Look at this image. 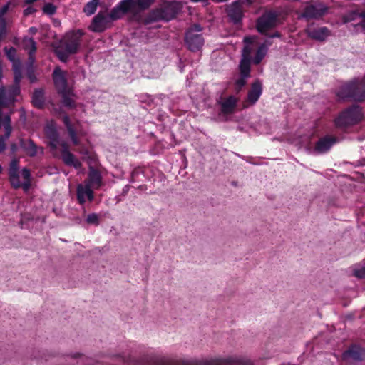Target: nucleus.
<instances>
[{
    "instance_id": "393cba45",
    "label": "nucleus",
    "mask_w": 365,
    "mask_h": 365,
    "mask_svg": "<svg viewBox=\"0 0 365 365\" xmlns=\"http://www.w3.org/2000/svg\"><path fill=\"white\" fill-rule=\"evenodd\" d=\"M63 122L67 129V131H68V135L71 139L72 143L76 145H78L79 140L77 138L76 130L73 128V127L71 123L69 116L68 115H65L63 117Z\"/></svg>"
},
{
    "instance_id": "7c9ffc66",
    "label": "nucleus",
    "mask_w": 365,
    "mask_h": 365,
    "mask_svg": "<svg viewBox=\"0 0 365 365\" xmlns=\"http://www.w3.org/2000/svg\"><path fill=\"white\" fill-rule=\"evenodd\" d=\"M252 59H250L247 57L242 58L240 64H239V70L240 74H242L244 76H250V64Z\"/></svg>"
},
{
    "instance_id": "13d9d810",
    "label": "nucleus",
    "mask_w": 365,
    "mask_h": 365,
    "mask_svg": "<svg viewBox=\"0 0 365 365\" xmlns=\"http://www.w3.org/2000/svg\"><path fill=\"white\" fill-rule=\"evenodd\" d=\"M178 68H179L180 72H183V71H184V65L182 63L181 58H179V62H178Z\"/></svg>"
},
{
    "instance_id": "5701e85b",
    "label": "nucleus",
    "mask_w": 365,
    "mask_h": 365,
    "mask_svg": "<svg viewBox=\"0 0 365 365\" xmlns=\"http://www.w3.org/2000/svg\"><path fill=\"white\" fill-rule=\"evenodd\" d=\"M221 106V113L223 114L232 113L237 106V98L234 96H230L224 101H219Z\"/></svg>"
},
{
    "instance_id": "774afa93",
    "label": "nucleus",
    "mask_w": 365,
    "mask_h": 365,
    "mask_svg": "<svg viewBox=\"0 0 365 365\" xmlns=\"http://www.w3.org/2000/svg\"><path fill=\"white\" fill-rule=\"evenodd\" d=\"M238 155V157H240V158H242V159H245V158H244L243 156H241L240 155Z\"/></svg>"
},
{
    "instance_id": "f03ea898",
    "label": "nucleus",
    "mask_w": 365,
    "mask_h": 365,
    "mask_svg": "<svg viewBox=\"0 0 365 365\" xmlns=\"http://www.w3.org/2000/svg\"><path fill=\"white\" fill-rule=\"evenodd\" d=\"M362 118L361 107L357 104H353L339 113L334 119V124L338 128L345 129L358 124Z\"/></svg>"
},
{
    "instance_id": "a211bd4d",
    "label": "nucleus",
    "mask_w": 365,
    "mask_h": 365,
    "mask_svg": "<svg viewBox=\"0 0 365 365\" xmlns=\"http://www.w3.org/2000/svg\"><path fill=\"white\" fill-rule=\"evenodd\" d=\"M77 200L81 205H83L86 202L85 197H87L89 201H93L94 198L93 192L89 184L83 185L78 184L76 187Z\"/></svg>"
},
{
    "instance_id": "bb28decb",
    "label": "nucleus",
    "mask_w": 365,
    "mask_h": 365,
    "mask_svg": "<svg viewBox=\"0 0 365 365\" xmlns=\"http://www.w3.org/2000/svg\"><path fill=\"white\" fill-rule=\"evenodd\" d=\"M6 58L12 63V67L21 65V61L16 57V49L14 47L4 48Z\"/></svg>"
},
{
    "instance_id": "bf43d9fd",
    "label": "nucleus",
    "mask_w": 365,
    "mask_h": 365,
    "mask_svg": "<svg viewBox=\"0 0 365 365\" xmlns=\"http://www.w3.org/2000/svg\"><path fill=\"white\" fill-rule=\"evenodd\" d=\"M129 190L130 185H126L123 189L122 195H125L128 192Z\"/></svg>"
},
{
    "instance_id": "ddd939ff",
    "label": "nucleus",
    "mask_w": 365,
    "mask_h": 365,
    "mask_svg": "<svg viewBox=\"0 0 365 365\" xmlns=\"http://www.w3.org/2000/svg\"><path fill=\"white\" fill-rule=\"evenodd\" d=\"M227 15L229 21L233 24H241L244 15L240 4L238 1L231 4L227 9Z\"/></svg>"
},
{
    "instance_id": "c756f323",
    "label": "nucleus",
    "mask_w": 365,
    "mask_h": 365,
    "mask_svg": "<svg viewBox=\"0 0 365 365\" xmlns=\"http://www.w3.org/2000/svg\"><path fill=\"white\" fill-rule=\"evenodd\" d=\"M23 46L28 54L35 53L36 51V43L31 37H24L23 39Z\"/></svg>"
},
{
    "instance_id": "1a4fd4ad",
    "label": "nucleus",
    "mask_w": 365,
    "mask_h": 365,
    "mask_svg": "<svg viewBox=\"0 0 365 365\" xmlns=\"http://www.w3.org/2000/svg\"><path fill=\"white\" fill-rule=\"evenodd\" d=\"M21 93L20 85L12 84L6 92L4 86L0 87V107H6L15 101Z\"/></svg>"
},
{
    "instance_id": "4468645a",
    "label": "nucleus",
    "mask_w": 365,
    "mask_h": 365,
    "mask_svg": "<svg viewBox=\"0 0 365 365\" xmlns=\"http://www.w3.org/2000/svg\"><path fill=\"white\" fill-rule=\"evenodd\" d=\"M19 163V160L17 158L12 159L9 163L8 169L9 180L14 189H19L21 187Z\"/></svg>"
},
{
    "instance_id": "e2e57ef3",
    "label": "nucleus",
    "mask_w": 365,
    "mask_h": 365,
    "mask_svg": "<svg viewBox=\"0 0 365 365\" xmlns=\"http://www.w3.org/2000/svg\"><path fill=\"white\" fill-rule=\"evenodd\" d=\"M29 31L31 34H35L37 32V29L36 27H31L29 28Z\"/></svg>"
},
{
    "instance_id": "a19ab883",
    "label": "nucleus",
    "mask_w": 365,
    "mask_h": 365,
    "mask_svg": "<svg viewBox=\"0 0 365 365\" xmlns=\"http://www.w3.org/2000/svg\"><path fill=\"white\" fill-rule=\"evenodd\" d=\"M86 222L89 225H99V217L96 213L89 214L86 219Z\"/></svg>"
},
{
    "instance_id": "4be33fe9",
    "label": "nucleus",
    "mask_w": 365,
    "mask_h": 365,
    "mask_svg": "<svg viewBox=\"0 0 365 365\" xmlns=\"http://www.w3.org/2000/svg\"><path fill=\"white\" fill-rule=\"evenodd\" d=\"M4 134L0 135V153H2L6 148V141L10 138L12 133L11 116L6 115L5 118Z\"/></svg>"
},
{
    "instance_id": "412c9836",
    "label": "nucleus",
    "mask_w": 365,
    "mask_h": 365,
    "mask_svg": "<svg viewBox=\"0 0 365 365\" xmlns=\"http://www.w3.org/2000/svg\"><path fill=\"white\" fill-rule=\"evenodd\" d=\"M31 103L38 108L43 109L46 103L45 90L42 88H35L31 95Z\"/></svg>"
},
{
    "instance_id": "6e6d98bb",
    "label": "nucleus",
    "mask_w": 365,
    "mask_h": 365,
    "mask_svg": "<svg viewBox=\"0 0 365 365\" xmlns=\"http://www.w3.org/2000/svg\"><path fill=\"white\" fill-rule=\"evenodd\" d=\"M58 143H59V140H56V141L50 140L49 146H50L52 149H56V148H57V145H58Z\"/></svg>"
},
{
    "instance_id": "8fccbe9b",
    "label": "nucleus",
    "mask_w": 365,
    "mask_h": 365,
    "mask_svg": "<svg viewBox=\"0 0 365 365\" xmlns=\"http://www.w3.org/2000/svg\"><path fill=\"white\" fill-rule=\"evenodd\" d=\"M6 34V21L4 19L0 20V35L5 36Z\"/></svg>"
},
{
    "instance_id": "e433bc0d",
    "label": "nucleus",
    "mask_w": 365,
    "mask_h": 365,
    "mask_svg": "<svg viewBox=\"0 0 365 365\" xmlns=\"http://www.w3.org/2000/svg\"><path fill=\"white\" fill-rule=\"evenodd\" d=\"M26 75L29 80L30 83H35L38 81L35 74L34 68H31V66L29 68H26Z\"/></svg>"
},
{
    "instance_id": "ea45409f",
    "label": "nucleus",
    "mask_w": 365,
    "mask_h": 365,
    "mask_svg": "<svg viewBox=\"0 0 365 365\" xmlns=\"http://www.w3.org/2000/svg\"><path fill=\"white\" fill-rule=\"evenodd\" d=\"M42 10L44 14L51 16L56 12V7L51 3H46Z\"/></svg>"
},
{
    "instance_id": "b1692460",
    "label": "nucleus",
    "mask_w": 365,
    "mask_h": 365,
    "mask_svg": "<svg viewBox=\"0 0 365 365\" xmlns=\"http://www.w3.org/2000/svg\"><path fill=\"white\" fill-rule=\"evenodd\" d=\"M61 96V103L63 106L68 108H75L76 103L72 97L74 96L71 89L58 93Z\"/></svg>"
},
{
    "instance_id": "f8f14e48",
    "label": "nucleus",
    "mask_w": 365,
    "mask_h": 365,
    "mask_svg": "<svg viewBox=\"0 0 365 365\" xmlns=\"http://www.w3.org/2000/svg\"><path fill=\"white\" fill-rule=\"evenodd\" d=\"M109 23L107 14L103 11H99L93 18L88 29L93 32L101 33L106 29L107 24Z\"/></svg>"
},
{
    "instance_id": "6e6552de",
    "label": "nucleus",
    "mask_w": 365,
    "mask_h": 365,
    "mask_svg": "<svg viewBox=\"0 0 365 365\" xmlns=\"http://www.w3.org/2000/svg\"><path fill=\"white\" fill-rule=\"evenodd\" d=\"M277 14L275 12L264 13L257 19L256 29L261 34L268 36L267 31L275 26Z\"/></svg>"
},
{
    "instance_id": "2eb2a0df",
    "label": "nucleus",
    "mask_w": 365,
    "mask_h": 365,
    "mask_svg": "<svg viewBox=\"0 0 365 365\" xmlns=\"http://www.w3.org/2000/svg\"><path fill=\"white\" fill-rule=\"evenodd\" d=\"M19 147L24 150V152L29 157H35L37 155L38 150H40L41 153H43V149L42 147H38L34 141L31 139L19 138Z\"/></svg>"
},
{
    "instance_id": "09e8293b",
    "label": "nucleus",
    "mask_w": 365,
    "mask_h": 365,
    "mask_svg": "<svg viewBox=\"0 0 365 365\" xmlns=\"http://www.w3.org/2000/svg\"><path fill=\"white\" fill-rule=\"evenodd\" d=\"M361 21L359 22L355 26H360L365 31V10L361 12Z\"/></svg>"
},
{
    "instance_id": "0eeeda50",
    "label": "nucleus",
    "mask_w": 365,
    "mask_h": 365,
    "mask_svg": "<svg viewBox=\"0 0 365 365\" xmlns=\"http://www.w3.org/2000/svg\"><path fill=\"white\" fill-rule=\"evenodd\" d=\"M327 8L322 3L314 2L306 5L299 18L307 20L319 19L324 15Z\"/></svg>"
},
{
    "instance_id": "423d86ee",
    "label": "nucleus",
    "mask_w": 365,
    "mask_h": 365,
    "mask_svg": "<svg viewBox=\"0 0 365 365\" xmlns=\"http://www.w3.org/2000/svg\"><path fill=\"white\" fill-rule=\"evenodd\" d=\"M337 96L343 99H349L355 102H362L365 99V90L359 85L358 81L354 80L343 85L337 93Z\"/></svg>"
},
{
    "instance_id": "5fc2aeb1",
    "label": "nucleus",
    "mask_w": 365,
    "mask_h": 365,
    "mask_svg": "<svg viewBox=\"0 0 365 365\" xmlns=\"http://www.w3.org/2000/svg\"><path fill=\"white\" fill-rule=\"evenodd\" d=\"M31 186V180H25L21 182V187H22L24 191H27Z\"/></svg>"
},
{
    "instance_id": "69168bd1",
    "label": "nucleus",
    "mask_w": 365,
    "mask_h": 365,
    "mask_svg": "<svg viewBox=\"0 0 365 365\" xmlns=\"http://www.w3.org/2000/svg\"><path fill=\"white\" fill-rule=\"evenodd\" d=\"M361 165H365V158H363V159L361 160Z\"/></svg>"
},
{
    "instance_id": "72a5a7b5",
    "label": "nucleus",
    "mask_w": 365,
    "mask_h": 365,
    "mask_svg": "<svg viewBox=\"0 0 365 365\" xmlns=\"http://www.w3.org/2000/svg\"><path fill=\"white\" fill-rule=\"evenodd\" d=\"M118 7L123 12H128L135 8L134 0H122L118 4Z\"/></svg>"
},
{
    "instance_id": "473e14b6",
    "label": "nucleus",
    "mask_w": 365,
    "mask_h": 365,
    "mask_svg": "<svg viewBox=\"0 0 365 365\" xmlns=\"http://www.w3.org/2000/svg\"><path fill=\"white\" fill-rule=\"evenodd\" d=\"M358 18H361V12L356 10L349 11L343 16V21L344 23H349L356 20Z\"/></svg>"
},
{
    "instance_id": "680f3d73",
    "label": "nucleus",
    "mask_w": 365,
    "mask_h": 365,
    "mask_svg": "<svg viewBox=\"0 0 365 365\" xmlns=\"http://www.w3.org/2000/svg\"><path fill=\"white\" fill-rule=\"evenodd\" d=\"M21 116L20 118L25 120H26V113L24 108L21 109Z\"/></svg>"
},
{
    "instance_id": "2f4dec72",
    "label": "nucleus",
    "mask_w": 365,
    "mask_h": 365,
    "mask_svg": "<svg viewBox=\"0 0 365 365\" xmlns=\"http://www.w3.org/2000/svg\"><path fill=\"white\" fill-rule=\"evenodd\" d=\"M100 0H91L83 7V12L87 16H91L96 11Z\"/></svg>"
},
{
    "instance_id": "c85d7f7f",
    "label": "nucleus",
    "mask_w": 365,
    "mask_h": 365,
    "mask_svg": "<svg viewBox=\"0 0 365 365\" xmlns=\"http://www.w3.org/2000/svg\"><path fill=\"white\" fill-rule=\"evenodd\" d=\"M267 46L266 45L265 43H263L258 47L256 51L255 56L252 60L253 63L255 65H258L261 63V61L267 54Z\"/></svg>"
},
{
    "instance_id": "aec40b11",
    "label": "nucleus",
    "mask_w": 365,
    "mask_h": 365,
    "mask_svg": "<svg viewBox=\"0 0 365 365\" xmlns=\"http://www.w3.org/2000/svg\"><path fill=\"white\" fill-rule=\"evenodd\" d=\"M329 30L327 27L309 28L307 30V36L312 39L323 41L329 36Z\"/></svg>"
},
{
    "instance_id": "39448f33",
    "label": "nucleus",
    "mask_w": 365,
    "mask_h": 365,
    "mask_svg": "<svg viewBox=\"0 0 365 365\" xmlns=\"http://www.w3.org/2000/svg\"><path fill=\"white\" fill-rule=\"evenodd\" d=\"M202 30L203 27L199 24H194L186 30L184 41L187 50L197 52L202 48L205 43Z\"/></svg>"
},
{
    "instance_id": "4c0bfd02",
    "label": "nucleus",
    "mask_w": 365,
    "mask_h": 365,
    "mask_svg": "<svg viewBox=\"0 0 365 365\" xmlns=\"http://www.w3.org/2000/svg\"><path fill=\"white\" fill-rule=\"evenodd\" d=\"M46 135L50 140H59V134L55 128H48L46 131Z\"/></svg>"
},
{
    "instance_id": "58836bf2",
    "label": "nucleus",
    "mask_w": 365,
    "mask_h": 365,
    "mask_svg": "<svg viewBox=\"0 0 365 365\" xmlns=\"http://www.w3.org/2000/svg\"><path fill=\"white\" fill-rule=\"evenodd\" d=\"M66 35H68V37H71V38L78 40V42L81 43L82 37L84 35V32L81 29H78L76 31L68 32Z\"/></svg>"
},
{
    "instance_id": "37998d69",
    "label": "nucleus",
    "mask_w": 365,
    "mask_h": 365,
    "mask_svg": "<svg viewBox=\"0 0 365 365\" xmlns=\"http://www.w3.org/2000/svg\"><path fill=\"white\" fill-rule=\"evenodd\" d=\"M119 10L120 9H119L118 6L115 7L110 11V12L108 14H107V17L108 18L110 23L112 21L117 20L120 18Z\"/></svg>"
},
{
    "instance_id": "de8ad7c7",
    "label": "nucleus",
    "mask_w": 365,
    "mask_h": 365,
    "mask_svg": "<svg viewBox=\"0 0 365 365\" xmlns=\"http://www.w3.org/2000/svg\"><path fill=\"white\" fill-rule=\"evenodd\" d=\"M35 53H31V54H28V60H27V62H26V68H29L30 66L31 68H34V63H35V56H34Z\"/></svg>"
},
{
    "instance_id": "4d7b16f0",
    "label": "nucleus",
    "mask_w": 365,
    "mask_h": 365,
    "mask_svg": "<svg viewBox=\"0 0 365 365\" xmlns=\"http://www.w3.org/2000/svg\"><path fill=\"white\" fill-rule=\"evenodd\" d=\"M10 150L12 154H14L18 150V145L16 143H12L10 145Z\"/></svg>"
},
{
    "instance_id": "f257e3e1",
    "label": "nucleus",
    "mask_w": 365,
    "mask_h": 365,
    "mask_svg": "<svg viewBox=\"0 0 365 365\" xmlns=\"http://www.w3.org/2000/svg\"><path fill=\"white\" fill-rule=\"evenodd\" d=\"M180 9V5L177 1H165L150 10L145 18V21L148 24L161 21H169L175 18Z\"/></svg>"
},
{
    "instance_id": "c03bdc74",
    "label": "nucleus",
    "mask_w": 365,
    "mask_h": 365,
    "mask_svg": "<svg viewBox=\"0 0 365 365\" xmlns=\"http://www.w3.org/2000/svg\"><path fill=\"white\" fill-rule=\"evenodd\" d=\"M353 274L357 278L364 279L365 278V267L360 268H356L353 271Z\"/></svg>"
},
{
    "instance_id": "0e129e2a",
    "label": "nucleus",
    "mask_w": 365,
    "mask_h": 365,
    "mask_svg": "<svg viewBox=\"0 0 365 365\" xmlns=\"http://www.w3.org/2000/svg\"><path fill=\"white\" fill-rule=\"evenodd\" d=\"M254 0H245V1L247 2V4L250 5L252 4Z\"/></svg>"
},
{
    "instance_id": "052dcab7",
    "label": "nucleus",
    "mask_w": 365,
    "mask_h": 365,
    "mask_svg": "<svg viewBox=\"0 0 365 365\" xmlns=\"http://www.w3.org/2000/svg\"><path fill=\"white\" fill-rule=\"evenodd\" d=\"M281 34L278 31H275L274 33H273L271 35H269L268 36L269 38H278V37H280Z\"/></svg>"
},
{
    "instance_id": "7ed1b4c3",
    "label": "nucleus",
    "mask_w": 365,
    "mask_h": 365,
    "mask_svg": "<svg viewBox=\"0 0 365 365\" xmlns=\"http://www.w3.org/2000/svg\"><path fill=\"white\" fill-rule=\"evenodd\" d=\"M81 45L78 40L68 37L65 35L63 38L53 45L54 53L58 58L63 63H66L71 56L78 53Z\"/></svg>"
},
{
    "instance_id": "338daca9",
    "label": "nucleus",
    "mask_w": 365,
    "mask_h": 365,
    "mask_svg": "<svg viewBox=\"0 0 365 365\" xmlns=\"http://www.w3.org/2000/svg\"><path fill=\"white\" fill-rule=\"evenodd\" d=\"M237 129H238L239 130H241V131L243 130V128H242V127H240V126H238V127H237Z\"/></svg>"
},
{
    "instance_id": "49530a36",
    "label": "nucleus",
    "mask_w": 365,
    "mask_h": 365,
    "mask_svg": "<svg viewBox=\"0 0 365 365\" xmlns=\"http://www.w3.org/2000/svg\"><path fill=\"white\" fill-rule=\"evenodd\" d=\"M21 175L25 180H31V171L27 168H24L21 170Z\"/></svg>"
},
{
    "instance_id": "3c124183",
    "label": "nucleus",
    "mask_w": 365,
    "mask_h": 365,
    "mask_svg": "<svg viewBox=\"0 0 365 365\" xmlns=\"http://www.w3.org/2000/svg\"><path fill=\"white\" fill-rule=\"evenodd\" d=\"M51 355V353H49L47 351H43L42 353L38 356H35V358H37L38 359H45L48 360V357Z\"/></svg>"
},
{
    "instance_id": "9b49d317",
    "label": "nucleus",
    "mask_w": 365,
    "mask_h": 365,
    "mask_svg": "<svg viewBox=\"0 0 365 365\" xmlns=\"http://www.w3.org/2000/svg\"><path fill=\"white\" fill-rule=\"evenodd\" d=\"M339 140V138L336 136L327 135L322 137L316 142L314 152L317 154H324L329 151Z\"/></svg>"
},
{
    "instance_id": "f3484780",
    "label": "nucleus",
    "mask_w": 365,
    "mask_h": 365,
    "mask_svg": "<svg viewBox=\"0 0 365 365\" xmlns=\"http://www.w3.org/2000/svg\"><path fill=\"white\" fill-rule=\"evenodd\" d=\"M262 93V83L259 80H255L248 91L247 101L251 105H255Z\"/></svg>"
},
{
    "instance_id": "6ab92c4d",
    "label": "nucleus",
    "mask_w": 365,
    "mask_h": 365,
    "mask_svg": "<svg viewBox=\"0 0 365 365\" xmlns=\"http://www.w3.org/2000/svg\"><path fill=\"white\" fill-rule=\"evenodd\" d=\"M62 147L61 155L63 163L66 165L73 167L76 169L80 168L82 165L81 163L68 150L66 144L63 143Z\"/></svg>"
},
{
    "instance_id": "a18cd8bd",
    "label": "nucleus",
    "mask_w": 365,
    "mask_h": 365,
    "mask_svg": "<svg viewBox=\"0 0 365 365\" xmlns=\"http://www.w3.org/2000/svg\"><path fill=\"white\" fill-rule=\"evenodd\" d=\"M143 170L140 169V168H135L132 172H131V174H130V182H135V180H136V178L139 175H141L143 174Z\"/></svg>"
},
{
    "instance_id": "dca6fc26",
    "label": "nucleus",
    "mask_w": 365,
    "mask_h": 365,
    "mask_svg": "<svg viewBox=\"0 0 365 365\" xmlns=\"http://www.w3.org/2000/svg\"><path fill=\"white\" fill-rule=\"evenodd\" d=\"M53 81L58 93H61L71 89L68 87V82L63 71L58 68L53 71Z\"/></svg>"
},
{
    "instance_id": "f704fd0d",
    "label": "nucleus",
    "mask_w": 365,
    "mask_h": 365,
    "mask_svg": "<svg viewBox=\"0 0 365 365\" xmlns=\"http://www.w3.org/2000/svg\"><path fill=\"white\" fill-rule=\"evenodd\" d=\"M14 71V83L16 85H20V82L22 78L21 73V65H17L12 67Z\"/></svg>"
},
{
    "instance_id": "cd10ccee",
    "label": "nucleus",
    "mask_w": 365,
    "mask_h": 365,
    "mask_svg": "<svg viewBox=\"0 0 365 365\" xmlns=\"http://www.w3.org/2000/svg\"><path fill=\"white\" fill-rule=\"evenodd\" d=\"M88 178L91 184L97 186H100L101 185L102 176L101 173L92 167L90 168Z\"/></svg>"
},
{
    "instance_id": "603ef678",
    "label": "nucleus",
    "mask_w": 365,
    "mask_h": 365,
    "mask_svg": "<svg viewBox=\"0 0 365 365\" xmlns=\"http://www.w3.org/2000/svg\"><path fill=\"white\" fill-rule=\"evenodd\" d=\"M9 8V3H7L6 4L4 5L1 9H0V20H2L4 18V14L7 12Z\"/></svg>"
},
{
    "instance_id": "9d476101",
    "label": "nucleus",
    "mask_w": 365,
    "mask_h": 365,
    "mask_svg": "<svg viewBox=\"0 0 365 365\" xmlns=\"http://www.w3.org/2000/svg\"><path fill=\"white\" fill-rule=\"evenodd\" d=\"M343 360L349 359L360 362L365 359V348L357 344H351L341 354Z\"/></svg>"
},
{
    "instance_id": "79ce46f5",
    "label": "nucleus",
    "mask_w": 365,
    "mask_h": 365,
    "mask_svg": "<svg viewBox=\"0 0 365 365\" xmlns=\"http://www.w3.org/2000/svg\"><path fill=\"white\" fill-rule=\"evenodd\" d=\"M250 76H244L242 74H240V78L236 80L235 85L237 89L241 90L247 83L246 79L250 78Z\"/></svg>"
},
{
    "instance_id": "c9c22d12",
    "label": "nucleus",
    "mask_w": 365,
    "mask_h": 365,
    "mask_svg": "<svg viewBox=\"0 0 365 365\" xmlns=\"http://www.w3.org/2000/svg\"><path fill=\"white\" fill-rule=\"evenodd\" d=\"M155 0H134L135 8L140 10H145L148 9L154 2Z\"/></svg>"
},
{
    "instance_id": "864d4df0",
    "label": "nucleus",
    "mask_w": 365,
    "mask_h": 365,
    "mask_svg": "<svg viewBox=\"0 0 365 365\" xmlns=\"http://www.w3.org/2000/svg\"><path fill=\"white\" fill-rule=\"evenodd\" d=\"M36 11V9L32 6H28L24 10V15L27 16L29 15L33 14Z\"/></svg>"
},
{
    "instance_id": "20e7f679",
    "label": "nucleus",
    "mask_w": 365,
    "mask_h": 365,
    "mask_svg": "<svg viewBox=\"0 0 365 365\" xmlns=\"http://www.w3.org/2000/svg\"><path fill=\"white\" fill-rule=\"evenodd\" d=\"M183 365H254L245 356H230L210 359H187L182 361Z\"/></svg>"
},
{
    "instance_id": "a878e982",
    "label": "nucleus",
    "mask_w": 365,
    "mask_h": 365,
    "mask_svg": "<svg viewBox=\"0 0 365 365\" xmlns=\"http://www.w3.org/2000/svg\"><path fill=\"white\" fill-rule=\"evenodd\" d=\"M255 38V37L253 36H245L244 38L243 41L245 43V46L242 51V58L247 57L252 59L250 54L252 52V48L251 47V45L254 43Z\"/></svg>"
}]
</instances>
